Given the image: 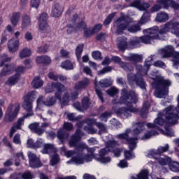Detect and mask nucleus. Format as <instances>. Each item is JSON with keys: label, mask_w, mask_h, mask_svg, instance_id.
I'll return each mask as SVG.
<instances>
[{"label": "nucleus", "mask_w": 179, "mask_h": 179, "mask_svg": "<svg viewBox=\"0 0 179 179\" xmlns=\"http://www.w3.org/2000/svg\"><path fill=\"white\" fill-rule=\"evenodd\" d=\"M17 159H15V166H20V159L24 160V155H23V152H20L16 155Z\"/></svg>", "instance_id": "obj_47"}, {"label": "nucleus", "mask_w": 179, "mask_h": 179, "mask_svg": "<svg viewBox=\"0 0 179 179\" xmlns=\"http://www.w3.org/2000/svg\"><path fill=\"white\" fill-rule=\"evenodd\" d=\"M75 66V63H72L69 60H66L61 64V68L66 69V71H72Z\"/></svg>", "instance_id": "obj_31"}, {"label": "nucleus", "mask_w": 179, "mask_h": 179, "mask_svg": "<svg viewBox=\"0 0 179 179\" xmlns=\"http://www.w3.org/2000/svg\"><path fill=\"white\" fill-rule=\"evenodd\" d=\"M90 85V80L85 78L81 81H79L76 83L74 85V90L76 92H80V90H83V89H86L87 86Z\"/></svg>", "instance_id": "obj_18"}, {"label": "nucleus", "mask_w": 179, "mask_h": 179, "mask_svg": "<svg viewBox=\"0 0 179 179\" xmlns=\"http://www.w3.org/2000/svg\"><path fill=\"white\" fill-rule=\"evenodd\" d=\"M173 8L175 10H179V4L176 3L173 0H157V4H155L150 9L151 13L155 12H159L162 8L164 9H169V8ZM179 22L174 21H169L165 24L161 29L154 27L143 30V34H147L143 36L136 38L132 40L129 44L133 47H139L141 43L144 44H151L153 40H161L160 35L166 34L171 31L172 34L179 38Z\"/></svg>", "instance_id": "obj_1"}, {"label": "nucleus", "mask_w": 179, "mask_h": 179, "mask_svg": "<svg viewBox=\"0 0 179 179\" xmlns=\"http://www.w3.org/2000/svg\"><path fill=\"white\" fill-rule=\"evenodd\" d=\"M116 14H117L116 13H113L110 14L106 17V19L104 20L103 24L105 26L110 24L111 23V20H113V18H114V17L115 16Z\"/></svg>", "instance_id": "obj_46"}, {"label": "nucleus", "mask_w": 179, "mask_h": 179, "mask_svg": "<svg viewBox=\"0 0 179 179\" xmlns=\"http://www.w3.org/2000/svg\"><path fill=\"white\" fill-rule=\"evenodd\" d=\"M31 55V50L27 48L22 49L19 53V57L21 59L27 58Z\"/></svg>", "instance_id": "obj_30"}, {"label": "nucleus", "mask_w": 179, "mask_h": 179, "mask_svg": "<svg viewBox=\"0 0 179 179\" xmlns=\"http://www.w3.org/2000/svg\"><path fill=\"white\" fill-rule=\"evenodd\" d=\"M85 122L88 124L87 127H85L84 129L87 132V134H96L97 130L94 129L93 127L90 126V124H95L96 120L94 119H87Z\"/></svg>", "instance_id": "obj_21"}, {"label": "nucleus", "mask_w": 179, "mask_h": 179, "mask_svg": "<svg viewBox=\"0 0 179 179\" xmlns=\"http://www.w3.org/2000/svg\"><path fill=\"white\" fill-rule=\"evenodd\" d=\"M112 61H114L116 64H118L121 68H122L124 71H127V72L131 71H134V67L131 65L129 63H124L121 58L117 56H113L112 57Z\"/></svg>", "instance_id": "obj_16"}, {"label": "nucleus", "mask_w": 179, "mask_h": 179, "mask_svg": "<svg viewBox=\"0 0 179 179\" xmlns=\"http://www.w3.org/2000/svg\"><path fill=\"white\" fill-rule=\"evenodd\" d=\"M111 114H113L111 112H105L100 115L99 120L104 122H107V120L111 117Z\"/></svg>", "instance_id": "obj_41"}, {"label": "nucleus", "mask_w": 179, "mask_h": 179, "mask_svg": "<svg viewBox=\"0 0 179 179\" xmlns=\"http://www.w3.org/2000/svg\"><path fill=\"white\" fill-rule=\"evenodd\" d=\"M20 17H22V14L20 12L13 13L10 17V23L15 27L17 24L20 22Z\"/></svg>", "instance_id": "obj_26"}, {"label": "nucleus", "mask_w": 179, "mask_h": 179, "mask_svg": "<svg viewBox=\"0 0 179 179\" xmlns=\"http://www.w3.org/2000/svg\"><path fill=\"white\" fill-rule=\"evenodd\" d=\"M149 107H150V103H149V101H145L143 105V108L141 109V115L142 117H145L143 116L144 114H148V110H149Z\"/></svg>", "instance_id": "obj_42"}, {"label": "nucleus", "mask_w": 179, "mask_h": 179, "mask_svg": "<svg viewBox=\"0 0 179 179\" xmlns=\"http://www.w3.org/2000/svg\"><path fill=\"white\" fill-rule=\"evenodd\" d=\"M65 85H62L61 83H52L51 84H48L46 85L45 92V93H53V92L57 90V92L55 93V97L60 101L61 104L66 106L71 100H76L79 94L78 92H75L69 95L68 92H66L62 98V93L65 92Z\"/></svg>", "instance_id": "obj_6"}, {"label": "nucleus", "mask_w": 179, "mask_h": 179, "mask_svg": "<svg viewBox=\"0 0 179 179\" xmlns=\"http://www.w3.org/2000/svg\"><path fill=\"white\" fill-rule=\"evenodd\" d=\"M149 176V171L148 170H143L141 172H140L138 175H136V177H132L131 179H148ZM152 179H164L161 178H157L155 176H152Z\"/></svg>", "instance_id": "obj_23"}, {"label": "nucleus", "mask_w": 179, "mask_h": 179, "mask_svg": "<svg viewBox=\"0 0 179 179\" xmlns=\"http://www.w3.org/2000/svg\"><path fill=\"white\" fill-rule=\"evenodd\" d=\"M159 53L160 54L162 58H169V57H171V55H173V57L171 59L173 62V66L176 69H178L179 52H174V48L172 45H167L165 48L159 50Z\"/></svg>", "instance_id": "obj_10"}, {"label": "nucleus", "mask_w": 179, "mask_h": 179, "mask_svg": "<svg viewBox=\"0 0 179 179\" xmlns=\"http://www.w3.org/2000/svg\"><path fill=\"white\" fill-rule=\"evenodd\" d=\"M36 62L38 64H45L48 65L51 62V58L48 56H41L36 57Z\"/></svg>", "instance_id": "obj_32"}, {"label": "nucleus", "mask_w": 179, "mask_h": 179, "mask_svg": "<svg viewBox=\"0 0 179 179\" xmlns=\"http://www.w3.org/2000/svg\"><path fill=\"white\" fill-rule=\"evenodd\" d=\"M82 30H84L85 37H91L94 34L92 28H86V22L85 21L79 22L76 27V31H82Z\"/></svg>", "instance_id": "obj_14"}, {"label": "nucleus", "mask_w": 179, "mask_h": 179, "mask_svg": "<svg viewBox=\"0 0 179 179\" xmlns=\"http://www.w3.org/2000/svg\"><path fill=\"white\" fill-rule=\"evenodd\" d=\"M170 149V145L169 144H166L165 146H159L158 148V153L159 155H162V153H164L167 152Z\"/></svg>", "instance_id": "obj_51"}, {"label": "nucleus", "mask_w": 179, "mask_h": 179, "mask_svg": "<svg viewBox=\"0 0 179 179\" xmlns=\"http://www.w3.org/2000/svg\"><path fill=\"white\" fill-rule=\"evenodd\" d=\"M119 43H118V48L120 50H125L127 47L128 46V43H127V38H124L122 41L119 40Z\"/></svg>", "instance_id": "obj_45"}, {"label": "nucleus", "mask_w": 179, "mask_h": 179, "mask_svg": "<svg viewBox=\"0 0 179 179\" xmlns=\"http://www.w3.org/2000/svg\"><path fill=\"white\" fill-rule=\"evenodd\" d=\"M133 126L135 128L133 131L131 129H127L124 134H120L117 136L118 139L126 141L127 145H129V148L130 150H134V149L136 148L138 138H129V134L132 135L133 136H138V135H139V134H141V132L145 129L146 124L143 122H137L133 124Z\"/></svg>", "instance_id": "obj_8"}, {"label": "nucleus", "mask_w": 179, "mask_h": 179, "mask_svg": "<svg viewBox=\"0 0 179 179\" xmlns=\"http://www.w3.org/2000/svg\"><path fill=\"white\" fill-rule=\"evenodd\" d=\"M83 136V133L80 131V129H77L75 134L71 137V139L69 141L70 148L76 147L75 151H67L65 153L66 157H71L73 156L75 153H79V152H83L84 149H87L88 155L85 157L82 155H78L77 157H73L71 158V161L67 162V163H75V164H83L85 162H92L94 157L96 162H99V163H102L103 164H106L107 163H110L111 162V158L110 157H106L109 152L113 150V148L115 146H118L120 143L115 141H108L106 143L105 148L101 150L99 152V155H94V151L96 148H88L87 145L85 143H78L80 141V138Z\"/></svg>", "instance_id": "obj_2"}, {"label": "nucleus", "mask_w": 179, "mask_h": 179, "mask_svg": "<svg viewBox=\"0 0 179 179\" xmlns=\"http://www.w3.org/2000/svg\"><path fill=\"white\" fill-rule=\"evenodd\" d=\"M8 48L10 52H16V51L19 50V40H10L8 41Z\"/></svg>", "instance_id": "obj_22"}, {"label": "nucleus", "mask_w": 179, "mask_h": 179, "mask_svg": "<svg viewBox=\"0 0 179 179\" xmlns=\"http://www.w3.org/2000/svg\"><path fill=\"white\" fill-rule=\"evenodd\" d=\"M170 170L173 173H179V163L177 162H172L169 165Z\"/></svg>", "instance_id": "obj_38"}, {"label": "nucleus", "mask_w": 179, "mask_h": 179, "mask_svg": "<svg viewBox=\"0 0 179 179\" xmlns=\"http://www.w3.org/2000/svg\"><path fill=\"white\" fill-rule=\"evenodd\" d=\"M124 59L126 61H130V62L136 64V62H141V61L143 59V57L141 55L130 54L129 56L125 57Z\"/></svg>", "instance_id": "obj_24"}, {"label": "nucleus", "mask_w": 179, "mask_h": 179, "mask_svg": "<svg viewBox=\"0 0 179 179\" xmlns=\"http://www.w3.org/2000/svg\"><path fill=\"white\" fill-rule=\"evenodd\" d=\"M47 17H48V15H47V13H41L38 18V23L47 22Z\"/></svg>", "instance_id": "obj_49"}, {"label": "nucleus", "mask_w": 179, "mask_h": 179, "mask_svg": "<svg viewBox=\"0 0 179 179\" xmlns=\"http://www.w3.org/2000/svg\"><path fill=\"white\" fill-rule=\"evenodd\" d=\"M159 154V150H151L148 151V153L147 155L148 157H153V159H157L156 156H157Z\"/></svg>", "instance_id": "obj_50"}, {"label": "nucleus", "mask_w": 179, "mask_h": 179, "mask_svg": "<svg viewBox=\"0 0 179 179\" xmlns=\"http://www.w3.org/2000/svg\"><path fill=\"white\" fill-rule=\"evenodd\" d=\"M89 106H90V103L89 102V98L84 97L82 99V105H81V106L83 107V111H85V110H87V108H89Z\"/></svg>", "instance_id": "obj_43"}, {"label": "nucleus", "mask_w": 179, "mask_h": 179, "mask_svg": "<svg viewBox=\"0 0 179 179\" xmlns=\"http://www.w3.org/2000/svg\"><path fill=\"white\" fill-rule=\"evenodd\" d=\"M138 101V96L135 93V91H130L129 92L127 89L122 90V96L119 100L114 99L112 103L113 104H124L127 108H113V111L118 115H123L126 118L131 117V113H138V108L132 107V104H135Z\"/></svg>", "instance_id": "obj_3"}, {"label": "nucleus", "mask_w": 179, "mask_h": 179, "mask_svg": "<svg viewBox=\"0 0 179 179\" xmlns=\"http://www.w3.org/2000/svg\"><path fill=\"white\" fill-rule=\"evenodd\" d=\"M155 135H157V131L152 130L147 132L144 136L142 137V139H149L151 136H155Z\"/></svg>", "instance_id": "obj_52"}, {"label": "nucleus", "mask_w": 179, "mask_h": 179, "mask_svg": "<svg viewBox=\"0 0 179 179\" xmlns=\"http://www.w3.org/2000/svg\"><path fill=\"white\" fill-rule=\"evenodd\" d=\"M67 117L69 121H76L82 118V116L76 117L74 113H69L67 114Z\"/></svg>", "instance_id": "obj_57"}, {"label": "nucleus", "mask_w": 179, "mask_h": 179, "mask_svg": "<svg viewBox=\"0 0 179 179\" xmlns=\"http://www.w3.org/2000/svg\"><path fill=\"white\" fill-rule=\"evenodd\" d=\"M149 78L152 79V87L156 89L155 96L159 99H163L164 96L169 94V87L171 86L172 83L170 80H164L162 74L158 71L150 73Z\"/></svg>", "instance_id": "obj_7"}, {"label": "nucleus", "mask_w": 179, "mask_h": 179, "mask_svg": "<svg viewBox=\"0 0 179 179\" xmlns=\"http://www.w3.org/2000/svg\"><path fill=\"white\" fill-rule=\"evenodd\" d=\"M41 2V0H31V6L37 9L38 8V6H40Z\"/></svg>", "instance_id": "obj_58"}, {"label": "nucleus", "mask_w": 179, "mask_h": 179, "mask_svg": "<svg viewBox=\"0 0 179 179\" xmlns=\"http://www.w3.org/2000/svg\"><path fill=\"white\" fill-rule=\"evenodd\" d=\"M37 97V92L32 91L28 92L23 97L22 107L27 112V114L23 116V117H20L17 122L13 126L10 131V138L13 136V134L17 131V129H22V126L24 124V120L29 118V117H33L34 113H33V101Z\"/></svg>", "instance_id": "obj_5"}, {"label": "nucleus", "mask_w": 179, "mask_h": 179, "mask_svg": "<svg viewBox=\"0 0 179 179\" xmlns=\"http://www.w3.org/2000/svg\"><path fill=\"white\" fill-rule=\"evenodd\" d=\"M43 85H44V83L40 79V77H36L31 82V85L34 89H40Z\"/></svg>", "instance_id": "obj_33"}, {"label": "nucleus", "mask_w": 179, "mask_h": 179, "mask_svg": "<svg viewBox=\"0 0 179 179\" xmlns=\"http://www.w3.org/2000/svg\"><path fill=\"white\" fill-rule=\"evenodd\" d=\"M19 111H20V104H10L6 111L3 121L4 122H12L16 117H17V114H19Z\"/></svg>", "instance_id": "obj_11"}, {"label": "nucleus", "mask_w": 179, "mask_h": 179, "mask_svg": "<svg viewBox=\"0 0 179 179\" xmlns=\"http://www.w3.org/2000/svg\"><path fill=\"white\" fill-rule=\"evenodd\" d=\"M19 79H20V75L15 74L8 79L6 85H8L9 86H14V85H16V83L19 82Z\"/></svg>", "instance_id": "obj_29"}, {"label": "nucleus", "mask_w": 179, "mask_h": 179, "mask_svg": "<svg viewBox=\"0 0 179 179\" xmlns=\"http://www.w3.org/2000/svg\"><path fill=\"white\" fill-rule=\"evenodd\" d=\"M26 71V67L23 66H19L16 69L15 72H17L16 75H20V73H23Z\"/></svg>", "instance_id": "obj_62"}, {"label": "nucleus", "mask_w": 179, "mask_h": 179, "mask_svg": "<svg viewBox=\"0 0 179 179\" xmlns=\"http://www.w3.org/2000/svg\"><path fill=\"white\" fill-rule=\"evenodd\" d=\"M124 157L127 160H131V159H134V157H135V155L133 152L126 150L124 151Z\"/></svg>", "instance_id": "obj_56"}, {"label": "nucleus", "mask_w": 179, "mask_h": 179, "mask_svg": "<svg viewBox=\"0 0 179 179\" xmlns=\"http://www.w3.org/2000/svg\"><path fill=\"white\" fill-rule=\"evenodd\" d=\"M13 142L15 143V145H20V143H22V141H20V134H17L14 136Z\"/></svg>", "instance_id": "obj_63"}, {"label": "nucleus", "mask_w": 179, "mask_h": 179, "mask_svg": "<svg viewBox=\"0 0 179 179\" xmlns=\"http://www.w3.org/2000/svg\"><path fill=\"white\" fill-rule=\"evenodd\" d=\"M153 61V56L148 57L145 62V68H146L147 71H149L150 66L152 65V62Z\"/></svg>", "instance_id": "obj_48"}, {"label": "nucleus", "mask_w": 179, "mask_h": 179, "mask_svg": "<svg viewBox=\"0 0 179 179\" xmlns=\"http://www.w3.org/2000/svg\"><path fill=\"white\" fill-rule=\"evenodd\" d=\"M11 57H8L6 55H3L0 57V66H3L5 65V68L1 71V76H6V75H10L12 72H13V66L8 65L6 62H9L11 61Z\"/></svg>", "instance_id": "obj_12"}, {"label": "nucleus", "mask_w": 179, "mask_h": 179, "mask_svg": "<svg viewBox=\"0 0 179 179\" xmlns=\"http://www.w3.org/2000/svg\"><path fill=\"white\" fill-rule=\"evenodd\" d=\"M10 179H33V175L30 172H27L22 176L20 174L14 173L10 176Z\"/></svg>", "instance_id": "obj_27"}, {"label": "nucleus", "mask_w": 179, "mask_h": 179, "mask_svg": "<svg viewBox=\"0 0 179 179\" xmlns=\"http://www.w3.org/2000/svg\"><path fill=\"white\" fill-rule=\"evenodd\" d=\"M117 166L120 169H125V167H128V162L125 159H122L117 164Z\"/></svg>", "instance_id": "obj_60"}, {"label": "nucleus", "mask_w": 179, "mask_h": 179, "mask_svg": "<svg viewBox=\"0 0 179 179\" xmlns=\"http://www.w3.org/2000/svg\"><path fill=\"white\" fill-rule=\"evenodd\" d=\"M58 163H59V156L57 152H54L50 160V164L51 166H55V164H58Z\"/></svg>", "instance_id": "obj_39"}, {"label": "nucleus", "mask_w": 179, "mask_h": 179, "mask_svg": "<svg viewBox=\"0 0 179 179\" xmlns=\"http://www.w3.org/2000/svg\"><path fill=\"white\" fill-rule=\"evenodd\" d=\"M57 103V98L55 96L49 97L44 101V96H39L37 100V104H44L47 107H52Z\"/></svg>", "instance_id": "obj_15"}, {"label": "nucleus", "mask_w": 179, "mask_h": 179, "mask_svg": "<svg viewBox=\"0 0 179 179\" xmlns=\"http://www.w3.org/2000/svg\"><path fill=\"white\" fill-rule=\"evenodd\" d=\"M24 64L25 65V69H30L33 66L31 59H27L24 61Z\"/></svg>", "instance_id": "obj_59"}, {"label": "nucleus", "mask_w": 179, "mask_h": 179, "mask_svg": "<svg viewBox=\"0 0 179 179\" xmlns=\"http://www.w3.org/2000/svg\"><path fill=\"white\" fill-rule=\"evenodd\" d=\"M43 155H51V153H57V148L52 144H44L41 150Z\"/></svg>", "instance_id": "obj_20"}, {"label": "nucleus", "mask_w": 179, "mask_h": 179, "mask_svg": "<svg viewBox=\"0 0 179 179\" xmlns=\"http://www.w3.org/2000/svg\"><path fill=\"white\" fill-rule=\"evenodd\" d=\"M106 93L109 95V96H115V94H117V93H118V89H117L116 87H111L110 89L106 91Z\"/></svg>", "instance_id": "obj_53"}, {"label": "nucleus", "mask_w": 179, "mask_h": 179, "mask_svg": "<svg viewBox=\"0 0 179 179\" xmlns=\"http://www.w3.org/2000/svg\"><path fill=\"white\" fill-rule=\"evenodd\" d=\"M169 19V14L165 12H160L157 14L155 21L159 22V23H165Z\"/></svg>", "instance_id": "obj_25"}, {"label": "nucleus", "mask_w": 179, "mask_h": 179, "mask_svg": "<svg viewBox=\"0 0 179 179\" xmlns=\"http://www.w3.org/2000/svg\"><path fill=\"white\" fill-rule=\"evenodd\" d=\"M62 6L59 3H55L52 8L51 16H52V17H59V16L62 15Z\"/></svg>", "instance_id": "obj_19"}, {"label": "nucleus", "mask_w": 179, "mask_h": 179, "mask_svg": "<svg viewBox=\"0 0 179 179\" xmlns=\"http://www.w3.org/2000/svg\"><path fill=\"white\" fill-rule=\"evenodd\" d=\"M68 136H69V134H68V132L65 131L64 129H60L57 132V138H59V141H61V142H64L65 139H68Z\"/></svg>", "instance_id": "obj_35"}, {"label": "nucleus", "mask_w": 179, "mask_h": 179, "mask_svg": "<svg viewBox=\"0 0 179 179\" xmlns=\"http://www.w3.org/2000/svg\"><path fill=\"white\" fill-rule=\"evenodd\" d=\"M94 59H101V52L99 51H94L92 54Z\"/></svg>", "instance_id": "obj_61"}, {"label": "nucleus", "mask_w": 179, "mask_h": 179, "mask_svg": "<svg viewBox=\"0 0 179 179\" xmlns=\"http://www.w3.org/2000/svg\"><path fill=\"white\" fill-rule=\"evenodd\" d=\"M27 156L29 162L30 167L36 169L37 167H41V162L40 158L37 155L31 151H28Z\"/></svg>", "instance_id": "obj_13"}, {"label": "nucleus", "mask_w": 179, "mask_h": 179, "mask_svg": "<svg viewBox=\"0 0 179 179\" xmlns=\"http://www.w3.org/2000/svg\"><path fill=\"white\" fill-rule=\"evenodd\" d=\"M38 27L39 30H41L42 33H50V31H51V28L50 27V26H48L47 22L38 23Z\"/></svg>", "instance_id": "obj_34"}, {"label": "nucleus", "mask_w": 179, "mask_h": 179, "mask_svg": "<svg viewBox=\"0 0 179 179\" xmlns=\"http://www.w3.org/2000/svg\"><path fill=\"white\" fill-rule=\"evenodd\" d=\"M48 78L49 79H52V80H58L59 79V76L56 75L55 73H54L53 72H50L48 74Z\"/></svg>", "instance_id": "obj_64"}, {"label": "nucleus", "mask_w": 179, "mask_h": 179, "mask_svg": "<svg viewBox=\"0 0 179 179\" xmlns=\"http://www.w3.org/2000/svg\"><path fill=\"white\" fill-rule=\"evenodd\" d=\"M99 85L101 87H110L113 85V80L110 78L103 79L99 81Z\"/></svg>", "instance_id": "obj_36"}, {"label": "nucleus", "mask_w": 179, "mask_h": 179, "mask_svg": "<svg viewBox=\"0 0 179 179\" xmlns=\"http://www.w3.org/2000/svg\"><path fill=\"white\" fill-rule=\"evenodd\" d=\"M130 6L137 8L139 10H146V9H149V8H150V4L144 1L136 0L130 4Z\"/></svg>", "instance_id": "obj_17"}, {"label": "nucleus", "mask_w": 179, "mask_h": 179, "mask_svg": "<svg viewBox=\"0 0 179 179\" xmlns=\"http://www.w3.org/2000/svg\"><path fill=\"white\" fill-rule=\"evenodd\" d=\"M153 65L157 68H162L163 69H166V64L160 60L155 62Z\"/></svg>", "instance_id": "obj_54"}, {"label": "nucleus", "mask_w": 179, "mask_h": 179, "mask_svg": "<svg viewBox=\"0 0 179 179\" xmlns=\"http://www.w3.org/2000/svg\"><path fill=\"white\" fill-rule=\"evenodd\" d=\"M95 125L99 129V135L107 133V127L105 126L103 123L96 122L95 123Z\"/></svg>", "instance_id": "obj_37"}, {"label": "nucleus", "mask_w": 179, "mask_h": 179, "mask_svg": "<svg viewBox=\"0 0 179 179\" xmlns=\"http://www.w3.org/2000/svg\"><path fill=\"white\" fill-rule=\"evenodd\" d=\"M111 71H113V68H111V66H107L98 71V75H104V73H108V72H111Z\"/></svg>", "instance_id": "obj_55"}, {"label": "nucleus", "mask_w": 179, "mask_h": 179, "mask_svg": "<svg viewBox=\"0 0 179 179\" xmlns=\"http://www.w3.org/2000/svg\"><path fill=\"white\" fill-rule=\"evenodd\" d=\"M149 17H150V14L145 12L137 25L131 26L134 20L122 13L121 16L115 22L113 29H115L116 34H122L125 30L129 31V33H138V31H141V25L149 22Z\"/></svg>", "instance_id": "obj_4"}, {"label": "nucleus", "mask_w": 179, "mask_h": 179, "mask_svg": "<svg viewBox=\"0 0 179 179\" xmlns=\"http://www.w3.org/2000/svg\"><path fill=\"white\" fill-rule=\"evenodd\" d=\"M136 69L137 71L136 74H132L129 73L127 75V79L129 85L131 86H134V84L136 83L137 86H139L141 89H146V83L143 80V78H142V76L139 74L144 73V75H148V70L146 67H143L141 64H137L136 66Z\"/></svg>", "instance_id": "obj_9"}, {"label": "nucleus", "mask_w": 179, "mask_h": 179, "mask_svg": "<svg viewBox=\"0 0 179 179\" xmlns=\"http://www.w3.org/2000/svg\"><path fill=\"white\" fill-rule=\"evenodd\" d=\"M31 24V18L30 17V15H24L22 17V29H26L27 27H29Z\"/></svg>", "instance_id": "obj_28"}, {"label": "nucleus", "mask_w": 179, "mask_h": 179, "mask_svg": "<svg viewBox=\"0 0 179 179\" xmlns=\"http://www.w3.org/2000/svg\"><path fill=\"white\" fill-rule=\"evenodd\" d=\"M82 52H83V44L78 45L76 49L77 59L79 60L80 59V55H82Z\"/></svg>", "instance_id": "obj_44"}, {"label": "nucleus", "mask_w": 179, "mask_h": 179, "mask_svg": "<svg viewBox=\"0 0 179 179\" xmlns=\"http://www.w3.org/2000/svg\"><path fill=\"white\" fill-rule=\"evenodd\" d=\"M158 163H159L161 166H167V164H170V163H171V159L167 157L165 158H159L158 159Z\"/></svg>", "instance_id": "obj_40"}]
</instances>
